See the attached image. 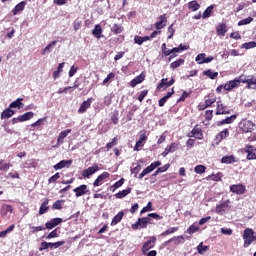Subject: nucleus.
<instances>
[{"mask_svg":"<svg viewBox=\"0 0 256 256\" xmlns=\"http://www.w3.org/2000/svg\"><path fill=\"white\" fill-rule=\"evenodd\" d=\"M253 129H255V123L251 120L243 119L239 123V130L243 133H253Z\"/></svg>","mask_w":256,"mask_h":256,"instance_id":"obj_1","label":"nucleus"},{"mask_svg":"<svg viewBox=\"0 0 256 256\" xmlns=\"http://www.w3.org/2000/svg\"><path fill=\"white\" fill-rule=\"evenodd\" d=\"M35 117V114L33 112H26L16 118H12L11 122L12 125H17V123H23L25 121H31Z\"/></svg>","mask_w":256,"mask_h":256,"instance_id":"obj_2","label":"nucleus"},{"mask_svg":"<svg viewBox=\"0 0 256 256\" xmlns=\"http://www.w3.org/2000/svg\"><path fill=\"white\" fill-rule=\"evenodd\" d=\"M157 167H161V161L152 162L148 167H146L138 176V179H143L145 175H149L152 171H155Z\"/></svg>","mask_w":256,"mask_h":256,"instance_id":"obj_3","label":"nucleus"},{"mask_svg":"<svg viewBox=\"0 0 256 256\" xmlns=\"http://www.w3.org/2000/svg\"><path fill=\"white\" fill-rule=\"evenodd\" d=\"M156 243H157V237L155 236L150 237L148 241L145 242L144 245L142 246L143 255H147V251H149V249H153Z\"/></svg>","mask_w":256,"mask_h":256,"instance_id":"obj_4","label":"nucleus"},{"mask_svg":"<svg viewBox=\"0 0 256 256\" xmlns=\"http://www.w3.org/2000/svg\"><path fill=\"white\" fill-rule=\"evenodd\" d=\"M187 137H195V139H203V129L199 127V124H196L190 133L187 134Z\"/></svg>","mask_w":256,"mask_h":256,"instance_id":"obj_5","label":"nucleus"},{"mask_svg":"<svg viewBox=\"0 0 256 256\" xmlns=\"http://www.w3.org/2000/svg\"><path fill=\"white\" fill-rule=\"evenodd\" d=\"M245 153H247L246 159L248 161L256 160V148L252 145H246L244 148Z\"/></svg>","mask_w":256,"mask_h":256,"instance_id":"obj_6","label":"nucleus"},{"mask_svg":"<svg viewBox=\"0 0 256 256\" xmlns=\"http://www.w3.org/2000/svg\"><path fill=\"white\" fill-rule=\"evenodd\" d=\"M229 203L231 202L227 200L222 202L220 205H218L216 207V213H218V215H225V213H227V211L231 209V206L229 205Z\"/></svg>","mask_w":256,"mask_h":256,"instance_id":"obj_7","label":"nucleus"},{"mask_svg":"<svg viewBox=\"0 0 256 256\" xmlns=\"http://www.w3.org/2000/svg\"><path fill=\"white\" fill-rule=\"evenodd\" d=\"M158 21L154 24L158 31L167 27V14H162L158 18Z\"/></svg>","mask_w":256,"mask_h":256,"instance_id":"obj_8","label":"nucleus"},{"mask_svg":"<svg viewBox=\"0 0 256 256\" xmlns=\"http://www.w3.org/2000/svg\"><path fill=\"white\" fill-rule=\"evenodd\" d=\"M229 137V128H225L224 130L220 131L214 138L215 145H219L223 139H227Z\"/></svg>","mask_w":256,"mask_h":256,"instance_id":"obj_9","label":"nucleus"},{"mask_svg":"<svg viewBox=\"0 0 256 256\" xmlns=\"http://www.w3.org/2000/svg\"><path fill=\"white\" fill-rule=\"evenodd\" d=\"M175 84V80L174 78H171L170 81H167V78H163L160 83L157 85V90L158 91H161V90H164L171 87V85H174Z\"/></svg>","mask_w":256,"mask_h":256,"instance_id":"obj_10","label":"nucleus"},{"mask_svg":"<svg viewBox=\"0 0 256 256\" xmlns=\"http://www.w3.org/2000/svg\"><path fill=\"white\" fill-rule=\"evenodd\" d=\"M216 115H231V110L227 109V106L223 102L218 101L216 107Z\"/></svg>","mask_w":256,"mask_h":256,"instance_id":"obj_11","label":"nucleus"},{"mask_svg":"<svg viewBox=\"0 0 256 256\" xmlns=\"http://www.w3.org/2000/svg\"><path fill=\"white\" fill-rule=\"evenodd\" d=\"M237 87H241V84H239V80H237V78L234 80H229L224 84L225 91H233V89H237Z\"/></svg>","mask_w":256,"mask_h":256,"instance_id":"obj_12","label":"nucleus"},{"mask_svg":"<svg viewBox=\"0 0 256 256\" xmlns=\"http://www.w3.org/2000/svg\"><path fill=\"white\" fill-rule=\"evenodd\" d=\"M91 103H93V98H88L87 100H84L78 109V113H87V109L91 107Z\"/></svg>","mask_w":256,"mask_h":256,"instance_id":"obj_13","label":"nucleus"},{"mask_svg":"<svg viewBox=\"0 0 256 256\" xmlns=\"http://www.w3.org/2000/svg\"><path fill=\"white\" fill-rule=\"evenodd\" d=\"M99 171V165L94 164L92 167H89L82 171V177L89 178L90 175H94V173H97Z\"/></svg>","mask_w":256,"mask_h":256,"instance_id":"obj_14","label":"nucleus"},{"mask_svg":"<svg viewBox=\"0 0 256 256\" xmlns=\"http://www.w3.org/2000/svg\"><path fill=\"white\" fill-rule=\"evenodd\" d=\"M110 175L111 174H109V172H103L102 174H100L93 183L94 187H99L100 185H103V181H105V179H109Z\"/></svg>","mask_w":256,"mask_h":256,"instance_id":"obj_15","label":"nucleus"},{"mask_svg":"<svg viewBox=\"0 0 256 256\" xmlns=\"http://www.w3.org/2000/svg\"><path fill=\"white\" fill-rule=\"evenodd\" d=\"M92 35L95 37V39H101L103 37V27H101V24H96L94 26V29L92 30Z\"/></svg>","mask_w":256,"mask_h":256,"instance_id":"obj_16","label":"nucleus"},{"mask_svg":"<svg viewBox=\"0 0 256 256\" xmlns=\"http://www.w3.org/2000/svg\"><path fill=\"white\" fill-rule=\"evenodd\" d=\"M235 119H237V115H231L229 117H226L224 120L218 121L217 126L221 127V125H231V123L235 122Z\"/></svg>","mask_w":256,"mask_h":256,"instance_id":"obj_17","label":"nucleus"},{"mask_svg":"<svg viewBox=\"0 0 256 256\" xmlns=\"http://www.w3.org/2000/svg\"><path fill=\"white\" fill-rule=\"evenodd\" d=\"M71 131H72L71 129H66L59 133L57 138L58 145H63V143H65V138L67 137V135L71 133Z\"/></svg>","mask_w":256,"mask_h":256,"instance_id":"obj_18","label":"nucleus"},{"mask_svg":"<svg viewBox=\"0 0 256 256\" xmlns=\"http://www.w3.org/2000/svg\"><path fill=\"white\" fill-rule=\"evenodd\" d=\"M147 135L142 134L139 137V140L136 142L135 146H134V151H139V147H143L147 141Z\"/></svg>","mask_w":256,"mask_h":256,"instance_id":"obj_19","label":"nucleus"},{"mask_svg":"<svg viewBox=\"0 0 256 256\" xmlns=\"http://www.w3.org/2000/svg\"><path fill=\"white\" fill-rule=\"evenodd\" d=\"M145 81V74L141 73L136 76L132 81H130V87H137L140 83Z\"/></svg>","mask_w":256,"mask_h":256,"instance_id":"obj_20","label":"nucleus"},{"mask_svg":"<svg viewBox=\"0 0 256 256\" xmlns=\"http://www.w3.org/2000/svg\"><path fill=\"white\" fill-rule=\"evenodd\" d=\"M73 163V160H61L59 163L54 165L55 171H59V169H65V167H69Z\"/></svg>","mask_w":256,"mask_h":256,"instance_id":"obj_21","label":"nucleus"},{"mask_svg":"<svg viewBox=\"0 0 256 256\" xmlns=\"http://www.w3.org/2000/svg\"><path fill=\"white\" fill-rule=\"evenodd\" d=\"M25 5H27L26 1H21L20 3H18L12 10L13 15H19L21 11H25Z\"/></svg>","mask_w":256,"mask_h":256,"instance_id":"obj_22","label":"nucleus"},{"mask_svg":"<svg viewBox=\"0 0 256 256\" xmlns=\"http://www.w3.org/2000/svg\"><path fill=\"white\" fill-rule=\"evenodd\" d=\"M217 101V98L216 97H212V98H208V99H205V104L204 105H199V110L200 111H205V109L211 107V105H213V103H215Z\"/></svg>","mask_w":256,"mask_h":256,"instance_id":"obj_23","label":"nucleus"},{"mask_svg":"<svg viewBox=\"0 0 256 256\" xmlns=\"http://www.w3.org/2000/svg\"><path fill=\"white\" fill-rule=\"evenodd\" d=\"M231 193H245V185L243 184H234L230 186Z\"/></svg>","mask_w":256,"mask_h":256,"instance_id":"obj_24","label":"nucleus"},{"mask_svg":"<svg viewBox=\"0 0 256 256\" xmlns=\"http://www.w3.org/2000/svg\"><path fill=\"white\" fill-rule=\"evenodd\" d=\"M60 223H63V219L54 218L46 223V229H53L54 227H57V225H60Z\"/></svg>","mask_w":256,"mask_h":256,"instance_id":"obj_25","label":"nucleus"},{"mask_svg":"<svg viewBox=\"0 0 256 256\" xmlns=\"http://www.w3.org/2000/svg\"><path fill=\"white\" fill-rule=\"evenodd\" d=\"M216 33L219 37H225V33H227V25L222 23L216 27Z\"/></svg>","mask_w":256,"mask_h":256,"instance_id":"obj_26","label":"nucleus"},{"mask_svg":"<svg viewBox=\"0 0 256 256\" xmlns=\"http://www.w3.org/2000/svg\"><path fill=\"white\" fill-rule=\"evenodd\" d=\"M15 115V111L11 109V107L6 108L4 111L1 113V119H11Z\"/></svg>","mask_w":256,"mask_h":256,"instance_id":"obj_27","label":"nucleus"},{"mask_svg":"<svg viewBox=\"0 0 256 256\" xmlns=\"http://www.w3.org/2000/svg\"><path fill=\"white\" fill-rule=\"evenodd\" d=\"M23 98H17L15 101L11 102L10 109H23Z\"/></svg>","mask_w":256,"mask_h":256,"instance_id":"obj_28","label":"nucleus"},{"mask_svg":"<svg viewBox=\"0 0 256 256\" xmlns=\"http://www.w3.org/2000/svg\"><path fill=\"white\" fill-rule=\"evenodd\" d=\"M221 163H224L225 165H231V163H237V158L233 155L224 156L221 159Z\"/></svg>","mask_w":256,"mask_h":256,"instance_id":"obj_29","label":"nucleus"},{"mask_svg":"<svg viewBox=\"0 0 256 256\" xmlns=\"http://www.w3.org/2000/svg\"><path fill=\"white\" fill-rule=\"evenodd\" d=\"M65 67V62H62L58 65L57 69L53 72V79H59L61 73L63 72V68Z\"/></svg>","mask_w":256,"mask_h":256,"instance_id":"obj_30","label":"nucleus"},{"mask_svg":"<svg viewBox=\"0 0 256 256\" xmlns=\"http://www.w3.org/2000/svg\"><path fill=\"white\" fill-rule=\"evenodd\" d=\"M181 65H185V59H183V58H179L178 60L172 62L170 64V69H173V70L179 69V67H181Z\"/></svg>","mask_w":256,"mask_h":256,"instance_id":"obj_31","label":"nucleus"},{"mask_svg":"<svg viewBox=\"0 0 256 256\" xmlns=\"http://www.w3.org/2000/svg\"><path fill=\"white\" fill-rule=\"evenodd\" d=\"M123 183H125L124 178L118 180L117 182H115L114 185L110 186L109 191H112V193H114V191H117V189H119V187L123 186Z\"/></svg>","mask_w":256,"mask_h":256,"instance_id":"obj_32","label":"nucleus"},{"mask_svg":"<svg viewBox=\"0 0 256 256\" xmlns=\"http://www.w3.org/2000/svg\"><path fill=\"white\" fill-rule=\"evenodd\" d=\"M213 9H215V6L210 5L208 6L205 11L202 14V18L203 19H209V17H211V14L213 13Z\"/></svg>","mask_w":256,"mask_h":256,"instance_id":"obj_33","label":"nucleus"},{"mask_svg":"<svg viewBox=\"0 0 256 256\" xmlns=\"http://www.w3.org/2000/svg\"><path fill=\"white\" fill-rule=\"evenodd\" d=\"M150 221H151V219L149 217L139 218L138 223H139L140 229H145V227H147V225H149Z\"/></svg>","mask_w":256,"mask_h":256,"instance_id":"obj_34","label":"nucleus"},{"mask_svg":"<svg viewBox=\"0 0 256 256\" xmlns=\"http://www.w3.org/2000/svg\"><path fill=\"white\" fill-rule=\"evenodd\" d=\"M203 75H205V77H208L209 79H217V77H219V73L213 72L211 71V69L205 70L203 72Z\"/></svg>","mask_w":256,"mask_h":256,"instance_id":"obj_35","label":"nucleus"},{"mask_svg":"<svg viewBox=\"0 0 256 256\" xmlns=\"http://www.w3.org/2000/svg\"><path fill=\"white\" fill-rule=\"evenodd\" d=\"M208 181H221L223 179V173L211 174L207 177Z\"/></svg>","mask_w":256,"mask_h":256,"instance_id":"obj_36","label":"nucleus"},{"mask_svg":"<svg viewBox=\"0 0 256 256\" xmlns=\"http://www.w3.org/2000/svg\"><path fill=\"white\" fill-rule=\"evenodd\" d=\"M247 89H256V76L250 75L247 84Z\"/></svg>","mask_w":256,"mask_h":256,"instance_id":"obj_37","label":"nucleus"},{"mask_svg":"<svg viewBox=\"0 0 256 256\" xmlns=\"http://www.w3.org/2000/svg\"><path fill=\"white\" fill-rule=\"evenodd\" d=\"M200 7L201 5H199L196 0L190 1L188 3V9H191L192 11H199Z\"/></svg>","mask_w":256,"mask_h":256,"instance_id":"obj_38","label":"nucleus"},{"mask_svg":"<svg viewBox=\"0 0 256 256\" xmlns=\"http://www.w3.org/2000/svg\"><path fill=\"white\" fill-rule=\"evenodd\" d=\"M255 47H256V42L250 41V42L243 43L240 48L249 50V49H255Z\"/></svg>","mask_w":256,"mask_h":256,"instance_id":"obj_39","label":"nucleus"},{"mask_svg":"<svg viewBox=\"0 0 256 256\" xmlns=\"http://www.w3.org/2000/svg\"><path fill=\"white\" fill-rule=\"evenodd\" d=\"M124 30L123 26L119 24H114L113 27L111 28V31L114 35H119L121 32Z\"/></svg>","mask_w":256,"mask_h":256,"instance_id":"obj_40","label":"nucleus"},{"mask_svg":"<svg viewBox=\"0 0 256 256\" xmlns=\"http://www.w3.org/2000/svg\"><path fill=\"white\" fill-rule=\"evenodd\" d=\"M125 215V213L123 212H119L113 219L111 222V225H117V223H121V220L123 219V216Z\"/></svg>","mask_w":256,"mask_h":256,"instance_id":"obj_41","label":"nucleus"},{"mask_svg":"<svg viewBox=\"0 0 256 256\" xmlns=\"http://www.w3.org/2000/svg\"><path fill=\"white\" fill-rule=\"evenodd\" d=\"M197 251H198L199 255H205V253H207V251H209V246H203V242H201L197 246Z\"/></svg>","mask_w":256,"mask_h":256,"instance_id":"obj_42","label":"nucleus"},{"mask_svg":"<svg viewBox=\"0 0 256 256\" xmlns=\"http://www.w3.org/2000/svg\"><path fill=\"white\" fill-rule=\"evenodd\" d=\"M47 205H49V200H45L42 204L41 207L39 209V215H44V213H47V209H49V207H47ZM43 207H45V209H43Z\"/></svg>","mask_w":256,"mask_h":256,"instance_id":"obj_43","label":"nucleus"},{"mask_svg":"<svg viewBox=\"0 0 256 256\" xmlns=\"http://www.w3.org/2000/svg\"><path fill=\"white\" fill-rule=\"evenodd\" d=\"M117 143H119V139L117 137H114L111 142H108L106 144L107 151H109V149H113V147H115Z\"/></svg>","mask_w":256,"mask_h":256,"instance_id":"obj_44","label":"nucleus"},{"mask_svg":"<svg viewBox=\"0 0 256 256\" xmlns=\"http://www.w3.org/2000/svg\"><path fill=\"white\" fill-rule=\"evenodd\" d=\"M62 245H65V241H58L55 243L48 242V248L50 249H58V247H61Z\"/></svg>","mask_w":256,"mask_h":256,"instance_id":"obj_45","label":"nucleus"},{"mask_svg":"<svg viewBox=\"0 0 256 256\" xmlns=\"http://www.w3.org/2000/svg\"><path fill=\"white\" fill-rule=\"evenodd\" d=\"M166 149H168L169 153H175V151H177V149H179V144L173 142L170 145H168L166 147Z\"/></svg>","mask_w":256,"mask_h":256,"instance_id":"obj_46","label":"nucleus"},{"mask_svg":"<svg viewBox=\"0 0 256 256\" xmlns=\"http://www.w3.org/2000/svg\"><path fill=\"white\" fill-rule=\"evenodd\" d=\"M205 57H206V54L205 53H200L196 56L195 58V61L196 63H198V65H203V61H205Z\"/></svg>","mask_w":256,"mask_h":256,"instance_id":"obj_47","label":"nucleus"},{"mask_svg":"<svg viewBox=\"0 0 256 256\" xmlns=\"http://www.w3.org/2000/svg\"><path fill=\"white\" fill-rule=\"evenodd\" d=\"M111 121L114 125L119 124V111L115 110L111 116Z\"/></svg>","mask_w":256,"mask_h":256,"instance_id":"obj_48","label":"nucleus"},{"mask_svg":"<svg viewBox=\"0 0 256 256\" xmlns=\"http://www.w3.org/2000/svg\"><path fill=\"white\" fill-rule=\"evenodd\" d=\"M249 78H250V75L249 76H246L244 74L240 75L239 77H236V79L239 81V84L241 85V83H246L248 85L249 83Z\"/></svg>","mask_w":256,"mask_h":256,"instance_id":"obj_49","label":"nucleus"},{"mask_svg":"<svg viewBox=\"0 0 256 256\" xmlns=\"http://www.w3.org/2000/svg\"><path fill=\"white\" fill-rule=\"evenodd\" d=\"M197 231H199V225L197 224H192L188 229H187V233L189 235H193V233H197Z\"/></svg>","mask_w":256,"mask_h":256,"instance_id":"obj_50","label":"nucleus"},{"mask_svg":"<svg viewBox=\"0 0 256 256\" xmlns=\"http://www.w3.org/2000/svg\"><path fill=\"white\" fill-rule=\"evenodd\" d=\"M249 238H254L253 229L251 228L245 229L243 234V239H249Z\"/></svg>","mask_w":256,"mask_h":256,"instance_id":"obj_51","label":"nucleus"},{"mask_svg":"<svg viewBox=\"0 0 256 256\" xmlns=\"http://www.w3.org/2000/svg\"><path fill=\"white\" fill-rule=\"evenodd\" d=\"M74 193H87V185L83 184L73 189Z\"/></svg>","mask_w":256,"mask_h":256,"instance_id":"obj_52","label":"nucleus"},{"mask_svg":"<svg viewBox=\"0 0 256 256\" xmlns=\"http://www.w3.org/2000/svg\"><path fill=\"white\" fill-rule=\"evenodd\" d=\"M206 167L203 166V165H197L195 168H194V171L195 173H197L198 175H202V173H205L206 171Z\"/></svg>","mask_w":256,"mask_h":256,"instance_id":"obj_53","label":"nucleus"},{"mask_svg":"<svg viewBox=\"0 0 256 256\" xmlns=\"http://www.w3.org/2000/svg\"><path fill=\"white\" fill-rule=\"evenodd\" d=\"M175 231H179L178 227H172V228H168L166 231L162 232V236L165 237L167 235H171V233H175Z\"/></svg>","mask_w":256,"mask_h":256,"instance_id":"obj_54","label":"nucleus"},{"mask_svg":"<svg viewBox=\"0 0 256 256\" xmlns=\"http://www.w3.org/2000/svg\"><path fill=\"white\" fill-rule=\"evenodd\" d=\"M46 119H47V117L38 119L36 122L31 124V127H41V125H43V123H45Z\"/></svg>","mask_w":256,"mask_h":256,"instance_id":"obj_55","label":"nucleus"},{"mask_svg":"<svg viewBox=\"0 0 256 256\" xmlns=\"http://www.w3.org/2000/svg\"><path fill=\"white\" fill-rule=\"evenodd\" d=\"M134 43H136V45H142L143 43H145V40L143 36L136 35L134 36Z\"/></svg>","mask_w":256,"mask_h":256,"instance_id":"obj_56","label":"nucleus"},{"mask_svg":"<svg viewBox=\"0 0 256 256\" xmlns=\"http://www.w3.org/2000/svg\"><path fill=\"white\" fill-rule=\"evenodd\" d=\"M191 95V93H188L187 91H184L182 93V95L180 96V98L177 100V103H181V102H184L187 97H189Z\"/></svg>","mask_w":256,"mask_h":256,"instance_id":"obj_57","label":"nucleus"},{"mask_svg":"<svg viewBox=\"0 0 256 256\" xmlns=\"http://www.w3.org/2000/svg\"><path fill=\"white\" fill-rule=\"evenodd\" d=\"M173 35H175V28H173V24L168 27V37L167 39H173Z\"/></svg>","mask_w":256,"mask_h":256,"instance_id":"obj_58","label":"nucleus"},{"mask_svg":"<svg viewBox=\"0 0 256 256\" xmlns=\"http://www.w3.org/2000/svg\"><path fill=\"white\" fill-rule=\"evenodd\" d=\"M252 21H253V18L252 17H248V18H246V19H243V20H240L239 22H238V25H249V23H252Z\"/></svg>","mask_w":256,"mask_h":256,"instance_id":"obj_59","label":"nucleus"},{"mask_svg":"<svg viewBox=\"0 0 256 256\" xmlns=\"http://www.w3.org/2000/svg\"><path fill=\"white\" fill-rule=\"evenodd\" d=\"M173 241H174L175 245H179V243H181V241H183V236L174 237V238L168 240V243H171Z\"/></svg>","mask_w":256,"mask_h":256,"instance_id":"obj_60","label":"nucleus"},{"mask_svg":"<svg viewBox=\"0 0 256 256\" xmlns=\"http://www.w3.org/2000/svg\"><path fill=\"white\" fill-rule=\"evenodd\" d=\"M61 177V175H59V172H57L56 174H54L53 176H51L48 180L49 183H57V180Z\"/></svg>","mask_w":256,"mask_h":256,"instance_id":"obj_61","label":"nucleus"},{"mask_svg":"<svg viewBox=\"0 0 256 256\" xmlns=\"http://www.w3.org/2000/svg\"><path fill=\"white\" fill-rule=\"evenodd\" d=\"M52 209H63V200L54 202Z\"/></svg>","mask_w":256,"mask_h":256,"instance_id":"obj_62","label":"nucleus"},{"mask_svg":"<svg viewBox=\"0 0 256 256\" xmlns=\"http://www.w3.org/2000/svg\"><path fill=\"white\" fill-rule=\"evenodd\" d=\"M204 117L206 121H211L213 119V110H206Z\"/></svg>","mask_w":256,"mask_h":256,"instance_id":"obj_63","label":"nucleus"},{"mask_svg":"<svg viewBox=\"0 0 256 256\" xmlns=\"http://www.w3.org/2000/svg\"><path fill=\"white\" fill-rule=\"evenodd\" d=\"M244 239V247L247 248L249 247V245H251V243H253L254 238H243Z\"/></svg>","mask_w":256,"mask_h":256,"instance_id":"obj_64","label":"nucleus"}]
</instances>
